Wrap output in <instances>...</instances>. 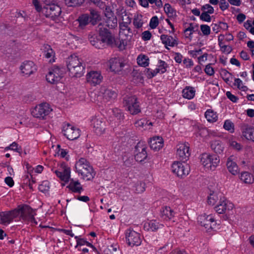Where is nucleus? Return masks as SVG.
Listing matches in <instances>:
<instances>
[{
  "label": "nucleus",
  "instance_id": "nucleus-63",
  "mask_svg": "<svg viewBox=\"0 0 254 254\" xmlns=\"http://www.w3.org/2000/svg\"><path fill=\"white\" fill-rule=\"evenodd\" d=\"M183 63L187 68H190L193 65L192 61L190 59H185L183 61Z\"/></svg>",
  "mask_w": 254,
  "mask_h": 254
},
{
  "label": "nucleus",
  "instance_id": "nucleus-51",
  "mask_svg": "<svg viewBox=\"0 0 254 254\" xmlns=\"http://www.w3.org/2000/svg\"><path fill=\"white\" fill-rule=\"evenodd\" d=\"M113 47H117L120 50H123L125 49L126 44L123 40L116 39L115 38V43L113 45H109Z\"/></svg>",
  "mask_w": 254,
  "mask_h": 254
},
{
  "label": "nucleus",
  "instance_id": "nucleus-34",
  "mask_svg": "<svg viewBox=\"0 0 254 254\" xmlns=\"http://www.w3.org/2000/svg\"><path fill=\"white\" fill-rule=\"evenodd\" d=\"M204 115L207 121L209 123L215 122L218 119L217 113L211 109L206 110Z\"/></svg>",
  "mask_w": 254,
  "mask_h": 254
},
{
  "label": "nucleus",
  "instance_id": "nucleus-48",
  "mask_svg": "<svg viewBox=\"0 0 254 254\" xmlns=\"http://www.w3.org/2000/svg\"><path fill=\"white\" fill-rule=\"evenodd\" d=\"M143 21L142 19V15H137L134 16L133 24L135 28H140L143 25Z\"/></svg>",
  "mask_w": 254,
  "mask_h": 254
},
{
  "label": "nucleus",
  "instance_id": "nucleus-64",
  "mask_svg": "<svg viewBox=\"0 0 254 254\" xmlns=\"http://www.w3.org/2000/svg\"><path fill=\"white\" fill-rule=\"evenodd\" d=\"M200 19L204 21L210 22L211 20V17L208 13L206 12H202L200 16Z\"/></svg>",
  "mask_w": 254,
  "mask_h": 254
},
{
  "label": "nucleus",
  "instance_id": "nucleus-23",
  "mask_svg": "<svg viewBox=\"0 0 254 254\" xmlns=\"http://www.w3.org/2000/svg\"><path fill=\"white\" fill-rule=\"evenodd\" d=\"M163 144V138L159 136L153 137L149 141L151 148L155 151H158L162 148Z\"/></svg>",
  "mask_w": 254,
  "mask_h": 254
},
{
  "label": "nucleus",
  "instance_id": "nucleus-17",
  "mask_svg": "<svg viewBox=\"0 0 254 254\" xmlns=\"http://www.w3.org/2000/svg\"><path fill=\"white\" fill-rule=\"evenodd\" d=\"M61 171L55 170L54 173L62 181L67 182L70 177V169L64 163L61 164Z\"/></svg>",
  "mask_w": 254,
  "mask_h": 254
},
{
  "label": "nucleus",
  "instance_id": "nucleus-4",
  "mask_svg": "<svg viewBox=\"0 0 254 254\" xmlns=\"http://www.w3.org/2000/svg\"><path fill=\"white\" fill-rule=\"evenodd\" d=\"M32 3L37 11L41 12L46 17L53 20H56L61 14V8L57 4H53L51 6L42 7L38 0H32Z\"/></svg>",
  "mask_w": 254,
  "mask_h": 254
},
{
  "label": "nucleus",
  "instance_id": "nucleus-59",
  "mask_svg": "<svg viewBox=\"0 0 254 254\" xmlns=\"http://www.w3.org/2000/svg\"><path fill=\"white\" fill-rule=\"evenodd\" d=\"M200 29L202 33L205 35H208L210 33V28L209 26L207 25H201Z\"/></svg>",
  "mask_w": 254,
  "mask_h": 254
},
{
  "label": "nucleus",
  "instance_id": "nucleus-9",
  "mask_svg": "<svg viewBox=\"0 0 254 254\" xmlns=\"http://www.w3.org/2000/svg\"><path fill=\"white\" fill-rule=\"evenodd\" d=\"M91 126L97 134H102L105 130L106 120L101 116L93 117L91 120Z\"/></svg>",
  "mask_w": 254,
  "mask_h": 254
},
{
  "label": "nucleus",
  "instance_id": "nucleus-58",
  "mask_svg": "<svg viewBox=\"0 0 254 254\" xmlns=\"http://www.w3.org/2000/svg\"><path fill=\"white\" fill-rule=\"evenodd\" d=\"M112 112L113 115L119 119H121L124 117V115L121 110L118 108L113 109Z\"/></svg>",
  "mask_w": 254,
  "mask_h": 254
},
{
  "label": "nucleus",
  "instance_id": "nucleus-52",
  "mask_svg": "<svg viewBox=\"0 0 254 254\" xmlns=\"http://www.w3.org/2000/svg\"><path fill=\"white\" fill-rule=\"evenodd\" d=\"M84 0H65V3L68 6H76L81 5Z\"/></svg>",
  "mask_w": 254,
  "mask_h": 254
},
{
  "label": "nucleus",
  "instance_id": "nucleus-32",
  "mask_svg": "<svg viewBox=\"0 0 254 254\" xmlns=\"http://www.w3.org/2000/svg\"><path fill=\"white\" fill-rule=\"evenodd\" d=\"M234 207L233 204L227 199L223 200V213H226L225 216L223 215V219H228L227 215H230L229 211H231Z\"/></svg>",
  "mask_w": 254,
  "mask_h": 254
},
{
  "label": "nucleus",
  "instance_id": "nucleus-22",
  "mask_svg": "<svg viewBox=\"0 0 254 254\" xmlns=\"http://www.w3.org/2000/svg\"><path fill=\"white\" fill-rule=\"evenodd\" d=\"M100 93L103 96L105 102L115 99L117 97V93L111 89L106 86H102L100 88Z\"/></svg>",
  "mask_w": 254,
  "mask_h": 254
},
{
  "label": "nucleus",
  "instance_id": "nucleus-60",
  "mask_svg": "<svg viewBox=\"0 0 254 254\" xmlns=\"http://www.w3.org/2000/svg\"><path fill=\"white\" fill-rule=\"evenodd\" d=\"M158 25V19L157 16L153 17L150 22V26L154 29Z\"/></svg>",
  "mask_w": 254,
  "mask_h": 254
},
{
  "label": "nucleus",
  "instance_id": "nucleus-25",
  "mask_svg": "<svg viewBox=\"0 0 254 254\" xmlns=\"http://www.w3.org/2000/svg\"><path fill=\"white\" fill-rule=\"evenodd\" d=\"M235 157L233 156H230L227 162V167L228 171L234 175H236L238 173V166L236 162L234 161Z\"/></svg>",
  "mask_w": 254,
  "mask_h": 254
},
{
  "label": "nucleus",
  "instance_id": "nucleus-11",
  "mask_svg": "<svg viewBox=\"0 0 254 254\" xmlns=\"http://www.w3.org/2000/svg\"><path fill=\"white\" fill-rule=\"evenodd\" d=\"M126 239L128 245L133 247L138 246L141 244V239L140 234L132 229H128L126 232Z\"/></svg>",
  "mask_w": 254,
  "mask_h": 254
},
{
  "label": "nucleus",
  "instance_id": "nucleus-57",
  "mask_svg": "<svg viewBox=\"0 0 254 254\" xmlns=\"http://www.w3.org/2000/svg\"><path fill=\"white\" fill-rule=\"evenodd\" d=\"M148 4H153L154 6L160 8L163 6V3L161 0H148Z\"/></svg>",
  "mask_w": 254,
  "mask_h": 254
},
{
  "label": "nucleus",
  "instance_id": "nucleus-53",
  "mask_svg": "<svg viewBox=\"0 0 254 254\" xmlns=\"http://www.w3.org/2000/svg\"><path fill=\"white\" fill-rule=\"evenodd\" d=\"M50 189V183L48 181H44L39 186V190L43 192H46Z\"/></svg>",
  "mask_w": 254,
  "mask_h": 254
},
{
  "label": "nucleus",
  "instance_id": "nucleus-31",
  "mask_svg": "<svg viewBox=\"0 0 254 254\" xmlns=\"http://www.w3.org/2000/svg\"><path fill=\"white\" fill-rule=\"evenodd\" d=\"M220 199L221 200V194L213 191L207 197V203L210 205H214L218 202Z\"/></svg>",
  "mask_w": 254,
  "mask_h": 254
},
{
  "label": "nucleus",
  "instance_id": "nucleus-40",
  "mask_svg": "<svg viewBox=\"0 0 254 254\" xmlns=\"http://www.w3.org/2000/svg\"><path fill=\"white\" fill-rule=\"evenodd\" d=\"M89 16L87 14H82L80 16L77 21L79 23V27L83 28L86 26L90 21Z\"/></svg>",
  "mask_w": 254,
  "mask_h": 254
},
{
  "label": "nucleus",
  "instance_id": "nucleus-44",
  "mask_svg": "<svg viewBox=\"0 0 254 254\" xmlns=\"http://www.w3.org/2000/svg\"><path fill=\"white\" fill-rule=\"evenodd\" d=\"M44 56L47 59L53 58L55 56V53L51 46L48 45H44Z\"/></svg>",
  "mask_w": 254,
  "mask_h": 254
},
{
  "label": "nucleus",
  "instance_id": "nucleus-7",
  "mask_svg": "<svg viewBox=\"0 0 254 254\" xmlns=\"http://www.w3.org/2000/svg\"><path fill=\"white\" fill-rule=\"evenodd\" d=\"M18 210V215L24 221L30 222L32 224H37V223L34 218L35 213L33 209L28 205L18 206L16 209Z\"/></svg>",
  "mask_w": 254,
  "mask_h": 254
},
{
  "label": "nucleus",
  "instance_id": "nucleus-1",
  "mask_svg": "<svg viewBox=\"0 0 254 254\" xmlns=\"http://www.w3.org/2000/svg\"><path fill=\"white\" fill-rule=\"evenodd\" d=\"M100 26L101 25H98L99 35L94 34L90 36L89 38L91 45L98 49H101L106 45L115 43V37L107 29H102Z\"/></svg>",
  "mask_w": 254,
  "mask_h": 254
},
{
  "label": "nucleus",
  "instance_id": "nucleus-20",
  "mask_svg": "<svg viewBox=\"0 0 254 254\" xmlns=\"http://www.w3.org/2000/svg\"><path fill=\"white\" fill-rule=\"evenodd\" d=\"M197 221L201 226H204L207 230L212 229L214 225V219L211 215H201L198 217Z\"/></svg>",
  "mask_w": 254,
  "mask_h": 254
},
{
  "label": "nucleus",
  "instance_id": "nucleus-55",
  "mask_svg": "<svg viewBox=\"0 0 254 254\" xmlns=\"http://www.w3.org/2000/svg\"><path fill=\"white\" fill-rule=\"evenodd\" d=\"M202 10L203 12H206L207 13L212 14L214 12V9L212 6H211L209 4H206L202 6Z\"/></svg>",
  "mask_w": 254,
  "mask_h": 254
},
{
  "label": "nucleus",
  "instance_id": "nucleus-46",
  "mask_svg": "<svg viewBox=\"0 0 254 254\" xmlns=\"http://www.w3.org/2000/svg\"><path fill=\"white\" fill-rule=\"evenodd\" d=\"M223 128L230 133H233L235 130V125L231 121L227 120L225 121L223 124Z\"/></svg>",
  "mask_w": 254,
  "mask_h": 254
},
{
  "label": "nucleus",
  "instance_id": "nucleus-56",
  "mask_svg": "<svg viewBox=\"0 0 254 254\" xmlns=\"http://www.w3.org/2000/svg\"><path fill=\"white\" fill-rule=\"evenodd\" d=\"M135 188V191L137 193H141L145 190V184L142 182L137 183Z\"/></svg>",
  "mask_w": 254,
  "mask_h": 254
},
{
  "label": "nucleus",
  "instance_id": "nucleus-38",
  "mask_svg": "<svg viewBox=\"0 0 254 254\" xmlns=\"http://www.w3.org/2000/svg\"><path fill=\"white\" fill-rule=\"evenodd\" d=\"M90 16L89 17L90 21L93 25L97 23L98 21H99L101 19V16L99 12L93 9H90Z\"/></svg>",
  "mask_w": 254,
  "mask_h": 254
},
{
  "label": "nucleus",
  "instance_id": "nucleus-30",
  "mask_svg": "<svg viewBox=\"0 0 254 254\" xmlns=\"http://www.w3.org/2000/svg\"><path fill=\"white\" fill-rule=\"evenodd\" d=\"M243 135L247 140L254 142V127H246L242 132Z\"/></svg>",
  "mask_w": 254,
  "mask_h": 254
},
{
  "label": "nucleus",
  "instance_id": "nucleus-15",
  "mask_svg": "<svg viewBox=\"0 0 254 254\" xmlns=\"http://www.w3.org/2000/svg\"><path fill=\"white\" fill-rule=\"evenodd\" d=\"M110 70L115 73L121 71L125 66L123 59L119 57L110 59L108 63Z\"/></svg>",
  "mask_w": 254,
  "mask_h": 254
},
{
  "label": "nucleus",
  "instance_id": "nucleus-12",
  "mask_svg": "<svg viewBox=\"0 0 254 254\" xmlns=\"http://www.w3.org/2000/svg\"><path fill=\"white\" fill-rule=\"evenodd\" d=\"M62 131L64 135L69 140L76 139L80 135L79 129L69 124H66L63 126Z\"/></svg>",
  "mask_w": 254,
  "mask_h": 254
},
{
  "label": "nucleus",
  "instance_id": "nucleus-45",
  "mask_svg": "<svg viewBox=\"0 0 254 254\" xmlns=\"http://www.w3.org/2000/svg\"><path fill=\"white\" fill-rule=\"evenodd\" d=\"M164 9L165 13L169 17H173L176 15V11L170 4L166 3L164 5Z\"/></svg>",
  "mask_w": 254,
  "mask_h": 254
},
{
  "label": "nucleus",
  "instance_id": "nucleus-41",
  "mask_svg": "<svg viewBox=\"0 0 254 254\" xmlns=\"http://www.w3.org/2000/svg\"><path fill=\"white\" fill-rule=\"evenodd\" d=\"M149 61L148 57L143 54L139 55L137 58V63L138 65L143 67L148 66L149 65Z\"/></svg>",
  "mask_w": 254,
  "mask_h": 254
},
{
  "label": "nucleus",
  "instance_id": "nucleus-10",
  "mask_svg": "<svg viewBox=\"0 0 254 254\" xmlns=\"http://www.w3.org/2000/svg\"><path fill=\"white\" fill-rule=\"evenodd\" d=\"M125 106L132 115H136L141 111L139 103L135 96L127 97L124 100Z\"/></svg>",
  "mask_w": 254,
  "mask_h": 254
},
{
  "label": "nucleus",
  "instance_id": "nucleus-14",
  "mask_svg": "<svg viewBox=\"0 0 254 254\" xmlns=\"http://www.w3.org/2000/svg\"><path fill=\"white\" fill-rule=\"evenodd\" d=\"M18 210L16 209L9 211L2 212L0 213V223L7 226L13 219L18 215Z\"/></svg>",
  "mask_w": 254,
  "mask_h": 254
},
{
  "label": "nucleus",
  "instance_id": "nucleus-49",
  "mask_svg": "<svg viewBox=\"0 0 254 254\" xmlns=\"http://www.w3.org/2000/svg\"><path fill=\"white\" fill-rule=\"evenodd\" d=\"M5 149L6 150H12L19 154H21L22 152V148L15 142L12 143L9 146L6 147Z\"/></svg>",
  "mask_w": 254,
  "mask_h": 254
},
{
  "label": "nucleus",
  "instance_id": "nucleus-62",
  "mask_svg": "<svg viewBox=\"0 0 254 254\" xmlns=\"http://www.w3.org/2000/svg\"><path fill=\"white\" fill-rule=\"evenodd\" d=\"M226 96L227 98L231 100L232 102L234 103L237 102L238 100V98L235 96L234 95L232 94L230 92L227 91L226 93Z\"/></svg>",
  "mask_w": 254,
  "mask_h": 254
},
{
  "label": "nucleus",
  "instance_id": "nucleus-36",
  "mask_svg": "<svg viewBox=\"0 0 254 254\" xmlns=\"http://www.w3.org/2000/svg\"><path fill=\"white\" fill-rule=\"evenodd\" d=\"M240 179L246 184H251L254 182V178L253 175L248 172L242 173L240 176Z\"/></svg>",
  "mask_w": 254,
  "mask_h": 254
},
{
  "label": "nucleus",
  "instance_id": "nucleus-13",
  "mask_svg": "<svg viewBox=\"0 0 254 254\" xmlns=\"http://www.w3.org/2000/svg\"><path fill=\"white\" fill-rule=\"evenodd\" d=\"M63 75V70L58 66H54L49 70L46 75V79L50 83H56L61 80Z\"/></svg>",
  "mask_w": 254,
  "mask_h": 254
},
{
  "label": "nucleus",
  "instance_id": "nucleus-2",
  "mask_svg": "<svg viewBox=\"0 0 254 254\" xmlns=\"http://www.w3.org/2000/svg\"><path fill=\"white\" fill-rule=\"evenodd\" d=\"M75 172L80 178L85 181L92 180L95 173L88 161L84 158H80L75 164Z\"/></svg>",
  "mask_w": 254,
  "mask_h": 254
},
{
  "label": "nucleus",
  "instance_id": "nucleus-28",
  "mask_svg": "<svg viewBox=\"0 0 254 254\" xmlns=\"http://www.w3.org/2000/svg\"><path fill=\"white\" fill-rule=\"evenodd\" d=\"M174 212L170 207L165 206L161 210V216L165 220H170L174 216Z\"/></svg>",
  "mask_w": 254,
  "mask_h": 254
},
{
  "label": "nucleus",
  "instance_id": "nucleus-50",
  "mask_svg": "<svg viewBox=\"0 0 254 254\" xmlns=\"http://www.w3.org/2000/svg\"><path fill=\"white\" fill-rule=\"evenodd\" d=\"M233 77L232 75L226 70H223V80L228 84L230 85L232 83Z\"/></svg>",
  "mask_w": 254,
  "mask_h": 254
},
{
  "label": "nucleus",
  "instance_id": "nucleus-24",
  "mask_svg": "<svg viewBox=\"0 0 254 254\" xmlns=\"http://www.w3.org/2000/svg\"><path fill=\"white\" fill-rule=\"evenodd\" d=\"M160 39L162 43L165 45V47L168 49H169L168 46L173 47L178 44L176 39L171 36L163 34L161 36Z\"/></svg>",
  "mask_w": 254,
  "mask_h": 254
},
{
  "label": "nucleus",
  "instance_id": "nucleus-35",
  "mask_svg": "<svg viewBox=\"0 0 254 254\" xmlns=\"http://www.w3.org/2000/svg\"><path fill=\"white\" fill-rule=\"evenodd\" d=\"M181 124H184L188 128L192 130L197 129L199 128V125L195 121H191L189 119H185L180 121Z\"/></svg>",
  "mask_w": 254,
  "mask_h": 254
},
{
  "label": "nucleus",
  "instance_id": "nucleus-33",
  "mask_svg": "<svg viewBox=\"0 0 254 254\" xmlns=\"http://www.w3.org/2000/svg\"><path fill=\"white\" fill-rule=\"evenodd\" d=\"M122 20V22L119 23L120 33L127 29L131 23V18L125 14V16L123 17Z\"/></svg>",
  "mask_w": 254,
  "mask_h": 254
},
{
  "label": "nucleus",
  "instance_id": "nucleus-39",
  "mask_svg": "<svg viewBox=\"0 0 254 254\" xmlns=\"http://www.w3.org/2000/svg\"><path fill=\"white\" fill-rule=\"evenodd\" d=\"M167 64L164 61H160L158 67L153 70L152 73V76H154L158 73H163L166 71Z\"/></svg>",
  "mask_w": 254,
  "mask_h": 254
},
{
  "label": "nucleus",
  "instance_id": "nucleus-26",
  "mask_svg": "<svg viewBox=\"0 0 254 254\" xmlns=\"http://www.w3.org/2000/svg\"><path fill=\"white\" fill-rule=\"evenodd\" d=\"M162 226L156 220H151L144 223V229L146 231H155L161 228Z\"/></svg>",
  "mask_w": 254,
  "mask_h": 254
},
{
  "label": "nucleus",
  "instance_id": "nucleus-37",
  "mask_svg": "<svg viewBox=\"0 0 254 254\" xmlns=\"http://www.w3.org/2000/svg\"><path fill=\"white\" fill-rule=\"evenodd\" d=\"M211 149L217 154L222 152V142L220 140L215 139L212 141L211 144Z\"/></svg>",
  "mask_w": 254,
  "mask_h": 254
},
{
  "label": "nucleus",
  "instance_id": "nucleus-6",
  "mask_svg": "<svg viewBox=\"0 0 254 254\" xmlns=\"http://www.w3.org/2000/svg\"><path fill=\"white\" fill-rule=\"evenodd\" d=\"M52 111L50 105L46 103H41L36 106L31 110V115L35 118L46 119Z\"/></svg>",
  "mask_w": 254,
  "mask_h": 254
},
{
  "label": "nucleus",
  "instance_id": "nucleus-8",
  "mask_svg": "<svg viewBox=\"0 0 254 254\" xmlns=\"http://www.w3.org/2000/svg\"><path fill=\"white\" fill-rule=\"evenodd\" d=\"M172 171L178 177L183 178L190 172V167L185 162H174L172 165Z\"/></svg>",
  "mask_w": 254,
  "mask_h": 254
},
{
  "label": "nucleus",
  "instance_id": "nucleus-29",
  "mask_svg": "<svg viewBox=\"0 0 254 254\" xmlns=\"http://www.w3.org/2000/svg\"><path fill=\"white\" fill-rule=\"evenodd\" d=\"M195 94V90L191 86H186L182 90V96L186 99L190 100L192 99Z\"/></svg>",
  "mask_w": 254,
  "mask_h": 254
},
{
  "label": "nucleus",
  "instance_id": "nucleus-42",
  "mask_svg": "<svg viewBox=\"0 0 254 254\" xmlns=\"http://www.w3.org/2000/svg\"><path fill=\"white\" fill-rule=\"evenodd\" d=\"M197 29L198 26L192 23L190 24L189 27L187 28L184 31L186 37L188 38H191V36L192 34V33L194 32L195 31L197 30Z\"/></svg>",
  "mask_w": 254,
  "mask_h": 254
},
{
  "label": "nucleus",
  "instance_id": "nucleus-19",
  "mask_svg": "<svg viewBox=\"0 0 254 254\" xmlns=\"http://www.w3.org/2000/svg\"><path fill=\"white\" fill-rule=\"evenodd\" d=\"M176 154L181 159L189 158L190 154L189 144L188 143L179 144L177 146Z\"/></svg>",
  "mask_w": 254,
  "mask_h": 254
},
{
  "label": "nucleus",
  "instance_id": "nucleus-16",
  "mask_svg": "<svg viewBox=\"0 0 254 254\" xmlns=\"http://www.w3.org/2000/svg\"><path fill=\"white\" fill-rule=\"evenodd\" d=\"M20 69L23 75L29 76L35 72L37 68L33 62L26 61L21 64Z\"/></svg>",
  "mask_w": 254,
  "mask_h": 254
},
{
  "label": "nucleus",
  "instance_id": "nucleus-47",
  "mask_svg": "<svg viewBox=\"0 0 254 254\" xmlns=\"http://www.w3.org/2000/svg\"><path fill=\"white\" fill-rule=\"evenodd\" d=\"M245 28L249 31V32L254 35V19L253 21L252 20H247L244 23Z\"/></svg>",
  "mask_w": 254,
  "mask_h": 254
},
{
  "label": "nucleus",
  "instance_id": "nucleus-18",
  "mask_svg": "<svg viewBox=\"0 0 254 254\" xmlns=\"http://www.w3.org/2000/svg\"><path fill=\"white\" fill-rule=\"evenodd\" d=\"M146 146L143 143L139 142L135 147V159L137 162H142L147 158Z\"/></svg>",
  "mask_w": 254,
  "mask_h": 254
},
{
  "label": "nucleus",
  "instance_id": "nucleus-3",
  "mask_svg": "<svg viewBox=\"0 0 254 254\" xmlns=\"http://www.w3.org/2000/svg\"><path fill=\"white\" fill-rule=\"evenodd\" d=\"M67 69L72 76L80 77L84 73L85 69L82 61L76 55L70 56L67 59Z\"/></svg>",
  "mask_w": 254,
  "mask_h": 254
},
{
  "label": "nucleus",
  "instance_id": "nucleus-21",
  "mask_svg": "<svg viewBox=\"0 0 254 254\" xmlns=\"http://www.w3.org/2000/svg\"><path fill=\"white\" fill-rule=\"evenodd\" d=\"M102 79L103 77L99 71H91L86 75L87 82L94 86L100 84Z\"/></svg>",
  "mask_w": 254,
  "mask_h": 254
},
{
  "label": "nucleus",
  "instance_id": "nucleus-27",
  "mask_svg": "<svg viewBox=\"0 0 254 254\" xmlns=\"http://www.w3.org/2000/svg\"><path fill=\"white\" fill-rule=\"evenodd\" d=\"M67 188L72 192L75 193H80L83 189L80 182L78 181L71 180L67 186Z\"/></svg>",
  "mask_w": 254,
  "mask_h": 254
},
{
  "label": "nucleus",
  "instance_id": "nucleus-61",
  "mask_svg": "<svg viewBox=\"0 0 254 254\" xmlns=\"http://www.w3.org/2000/svg\"><path fill=\"white\" fill-rule=\"evenodd\" d=\"M222 201L220 199L218 203L214 207L215 211L219 214H222Z\"/></svg>",
  "mask_w": 254,
  "mask_h": 254
},
{
  "label": "nucleus",
  "instance_id": "nucleus-54",
  "mask_svg": "<svg viewBox=\"0 0 254 254\" xmlns=\"http://www.w3.org/2000/svg\"><path fill=\"white\" fill-rule=\"evenodd\" d=\"M234 81L235 85L237 86L239 89L242 91H246L248 90V88L247 86L244 85L243 81L240 79L235 78Z\"/></svg>",
  "mask_w": 254,
  "mask_h": 254
},
{
  "label": "nucleus",
  "instance_id": "nucleus-43",
  "mask_svg": "<svg viewBox=\"0 0 254 254\" xmlns=\"http://www.w3.org/2000/svg\"><path fill=\"white\" fill-rule=\"evenodd\" d=\"M135 125L136 127H140L144 128L145 129H149L150 127H148L152 125V123L149 121H147L145 119H141L137 121L135 123Z\"/></svg>",
  "mask_w": 254,
  "mask_h": 254
},
{
  "label": "nucleus",
  "instance_id": "nucleus-5",
  "mask_svg": "<svg viewBox=\"0 0 254 254\" xmlns=\"http://www.w3.org/2000/svg\"><path fill=\"white\" fill-rule=\"evenodd\" d=\"M201 165L206 170H214L220 162V158L216 155L203 153L200 157Z\"/></svg>",
  "mask_w": 254,
  "mask_h": 254
}]
</instances>
